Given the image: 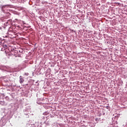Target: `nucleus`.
Listing matches in <instances>:
<instances>
[{
  "mask_svg": "<svg viewBox=\"0 0 127 127\" xmlns=\"http://www.w3.org/2000/svg\"><path fill=\"white\" fill-rule=\"evenodd\" d=\"M20 80H19V82L20 84H22V83H23V82H24V79H23V78H22V76H20Z\"/></svg>",
  "mask_w": 127,
  "mask_h": 127,
  "instance_id": "1",
  "label": "nucleus"
},
{
  "mask_svg": "<svg viewBox=\"0 0 127 127\" xmlns=\"http://www.w3.org/2000/svg\"><path fill=\"white\" fill-rule=\"evenodd\" d=\"M3 47L4 48V49H7V45H3Z\"/></svg>",
  "mask_w": 127,
  "mask_h": 127,
  "instance_id": "2",
  "label": "nucleus"
},
{
  "mask_svg": "<svg viewBox=\"0 0 127 127\" xmlns=\"http://www.w3.org/2000/svg\"><path fill=\"white\" fill-rule=\"evenodd\" d=\"M0 30H1V28H0Z\"/></svg>",
  "mask_w": 127,
  "mask_h": 127,
  "instance_id": "3",
  "label": "nucleus"
}]
</instances>
